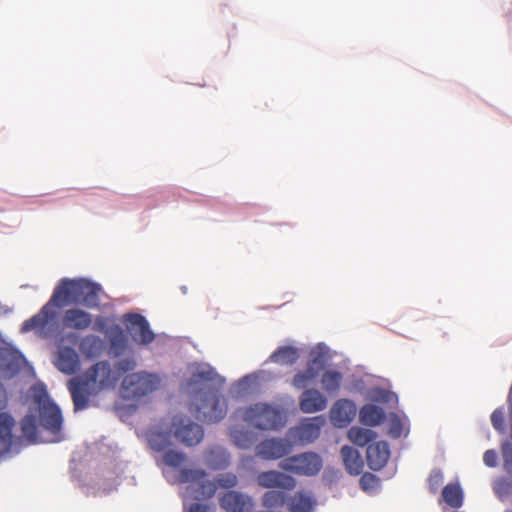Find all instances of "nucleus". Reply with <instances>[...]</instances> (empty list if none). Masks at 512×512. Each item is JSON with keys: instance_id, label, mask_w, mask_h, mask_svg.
I'll return each instance as SVG.
<instances>
[{"instance_id": "1", "label": "nucleus", "mask_w": 512, "mask_h": 512, "mask_svg": "<svg viewBox=\"0 0 512 512\" xmlns=\"http://www.w3.org/2000/svg\"><path fill=\"white\" fill-rule=\"evenodd\" d=\"M100 291V285L83 278L62 279L54 289L50 300L37 314L23 322L21 331H44L47 325L56 318V312L53 309L54 306L62 307L66 304H75L86 308L99 307Z\"/></svg>"}, {"instance_id": "45", "label": "nucleus", "mask_w": 512, "mask_h": 512, "mask_svg": "<svg viewBox=\"0 0 512 512\" xmlns=\"http://www.w3.org/2000/svg\"><path fill=\"white\" fill-rule=\"evenodd\" d=\"M188 512H207V509H206V506L199 504V503H195L190 506Z\"/></svg>"}, {"instance_id": "8", "label": "nucleus", "mask_w": 512, "mask_h": 512, "mask_svg": "<svg viewBox=\"0 0 512 512\" xmlns=\"http://www.w3.org/2000/svg\"><path fill=\"white\" fill-rule=\"evenodd\" d=\"M206 477L207 473L203 469L183 468L179 471L177 479L179 483H188L191 488L196 487L194 489L196 499H207L214 496L217 485Z\"/></svg>"}, {"instance_id": "15", "label": "nucleus", "mask_w": 512, "mask_h": 512, "mask_svg": "<svg viewBox=\"0 0 512 512\" xmlns=\"http://www.w3.org/2000/svg\"><path fill=\"white\" fill-rule=\"evenodd\" d=\"M390 457L389 444L386 441H378L368 445L366 450L367 464L372 470L382 469Z\"/></svg>"}, {"instance_id": "11", "label": "nucleus", "mask_w": 512, "mask_h": 512, "mask_svg": "<svg viewBox=\"0 0 512 512\" xmlns=\"http://www.w3.org/2000/svg\"><path fill=\"white\" fill-rule=\"evenodd\" d=\"M256 481L263 488H280L287 491L293 490L297 485L294 477L277 470L260 472L256 477Z\"/></svg>"}, {"instance_id": "25", "label": "nucleus", "mask_w": 512, "mask_h": 512, "mask_svg": "<svg viewBox=\"0 0 512 512\" xmlns=\"http://www.w3.org/2000/svg\"><path fill=\"white\" fill-rule=\"evenodd\" d=\"M298 348L294 346H281L277 348L269 357V361L280 365H293L299 359Z\"/></svg>"}, {"instance_id": "33", "label": "nucleus", "mask_w": 512, "mask_h": 512, "mask_svg": "<svg viewBox=\"0 0 512 512\" xmlns=\"http://www.w3.org/2000/svg\"><path fill=\"white\" fill-rule=\"evenodd\" d=\"M287 501V494L284 491L269 490L262 497V505L268 509L282 507Z\"/></svg>"}, {"instance_id": "19", "label": "nucleus", "mask_w": 512, "mask_h": 512, "mask_svg": "<svg viewBox=\"0 0 512 512\" xmlns=\"http://www.w3.org/2000/svg\"><path fill=\"white\" fill-rule=\"evenodd\" d=\"M14 418L7 412H0V457L10 452L13 444Z\"/></svg>"}, {"instance_id": "26", "label": "nucleus", "mask_w": 512, "mask_h": 512, "mask_svg": "<svg viewBox=\"0 0 512 512\" xmlns=\"http://www.w3.org/2000/svg\"><path fill=\"white\" fill-rule=\"evenodd\" d=\"M385 420L384 410L374 404L364 405L360 410V421L366 426H377Z\"/></svg>"}, {"instance_id": "12", "label": "nucleus", "mask_w": 512, "mask_h": 512, "mask_svg": "<svg viewBox=\"0 0 512 512\" xmlns=\"http://www.w3.org/2000/svg\"><path fill=\"white\" fill-rule=\"evenodd\" d=\"M25 362L23 355L12 347H0V374L3 377H13Z\"/></svg>"}, {"instance_id": "43", "label": "nucleus", "mask_w": 512, "mask_h": 512, "mask_svg": "<svg viewBox=\"0 0 512 512\" xmlns=\"http://www.w3.org/2000/svg\"><path fill=\"white\" fill-rule=\"evenodd\" d=\"M8 405V394L3 386V384L0 382V411L5 409Z\"/></svg>"}, {"instance_id": "46", "label": "nucleus", "mask_w": 512, "mask_h": 512, "mask_svg": "<svg viewBox=\"0 0 512 512\" xmlns=\"http://www.w3.org/2000/svg\"><path fill=\"white\" fill-rule=\"evenodd\" d=\"M95 324L99 326L100 329H102L105 325L104 318L102 316H98L95 320Z\"/></svg>"}, {"instance_id": "18", "label": "nucleus", "mask_w": 512, "mask_h": 512, "mask_svg": "<svg viewBox=\"0 0 512 512\" xmlns=\"http://www.w3.org/2000/svg\"><path fill=\"white\" fill-rule=\"evenodd\" d=\"M327 407V399L317 389L305 390L299 400V408L304 413H315Z\"/></svg>"}, {"instance_id": "7", "label": "nucleus", "mask_w": 512, "mask_h": 512, "mask_svg": "<svg viewBox=\"0 0 512 512\" xmlns=\"http://www.w3.org/2000/svg\"><path fill=\"white\" fill-rule=\"evenodd\" d=\"M159 382V378L150 373H131L123 379L122 392L127 399H139L155 391Z\"/></svg>"}, {"instance_id": "6", "label": "nucleus", "mask_w": 512, "mask_h": 512, "mask_svg": "<svg viewBox=\"0 0 512 512\" xmlns=\"http://www.w3.org/2000/svg\"><path fill=\"white\" fill-rule=\"evenodd\" d=\"M323 461L314 452H304L282 459L279 467L298 476H315L322 469Z\"/></svg>"}, {"instance_id": "14", "label": "nucleus", "mask_w": 512, "mask_h": 512, "mask_svg": "<svg viewBox=\"0 0 512 512\" xmlns=\"http://www.w3.org/2000/svg\"><path fill=\"white\" fill-rule=\"evenodd\" d=\"M356 415L355 404L348 399H340L335 402L330 411L331 422L334 426L346 427Z\"/></svg>"}, {"instance_id": "36", "label": "nucleus", "mask_w": 512, "mask_h": 512, "mask_svg": "<svg viewBox=\"0 0 512 512\" xmlns=\"http://www.w3.org/2000/svg\"><path fill=\"white\" fill-rule=\"evenodd\" d=\"M187 457L183 452L168 450L163 455V462L172 468L180 467L185 461Z\"/></svg>"}, {"instance_id": "42", "label": "nucleus", "mask_w": 512, "mask_h": 512, "mask_svg": "<svg viewBox=\"0 0 512 512\" xmlns=\"http://www.w3.org/2000/svg\"><path fill=\"white\" fill-rule=\"evenodd\" d=\"M497 453L495 450H487L483 455V462L488 467H495L497 465Z\"/></svg>"}, {"instance_id": "28", "label": "nucleus", "mask_w": 512, "mask_h": 512, "mask_svg": "<svg viewBox=\"0 0 512 512\" xmlns=\"http://www.w3.org/2000/svg\"><path fill=\"white\" fill-rule=\"evenodd\" d=\"M229 436L234 445L240 449H248L252 447L255 442L253 432L238 427L231 428Z\"/></svg>"}, {"instance_id": "17", "label": "nucleus", "mask_w": 512, "mask_h": 512, "mask_svg": "<svg viewBox=\"0 0 512 512\" xmlns=\"http://www.w3.org/2000/svg\"><path fill=\"white\" fill-rule=\"evenodd\" d=\"M54 364L61 372L72 375L79 370L80 360L73 348L62 347L57 353Z\"/></svg>"}, {"instance_id": "39", "label": "nucleus", "mask_w": 512, "mask_h": 512, "mask_svg": "<svg viewBox=\"0 0 512 512\" xmlns=\"http://www.w3.org/2000/svg\"><path fill=\"white\" fill-rule=\"evenodd\" d=\"M135 367H136V361L134 359H129V358L121 359L115 364L116 372L114 374L119 379L122 374L134 370Z\"/></svg>"}, {"instance_id": "40", "label": "nucleus", "mask_w": 512, "mask_h": 512, "mask_svg": "<svg viewBox=\"0 0 512 512\" xmlns=\"http://www.w3.org/2000/svg\"><path fill=\"white\" fill-rule=\"evenodd\" d=\"M443 483V474L440 470H434L428 478L429 489L432 493H436Z\"/></svg>"}, {"instance_id": "30", "label": "nucleus", "mask_w": 512, "mask_h": 512, "mask_svg": "<svg viewBox=\"0 0 512 512\" xmlns=\"http://www.w3.org/2000/svg\"><path fill=\"white\" fill-rule=\"evenodd\" d=\"M377 434L367 428L353 426L348 431V438L358 446H365L376 438Z\"/></svg>"}, {"instance_id": "3", "label": "nucleus", "mask_w": 512, "mask_h": 512, "mask_svg": "<svg viewBox=\"0 0 512 512\" xmlns=\"http://www.w3.org/2000/svg\"><path fill=\"white\" fill-rule=\"evenodd\" d=\"M37 419L40 425L53 436V441H61V428L63 418L59 407L54 404L47 391L42 387H35L33 403L30 411L21 420V431L29 443H35L38 438Z\"/></svg>"}, {"instance_id": "5", "label": "nucleus", "mask_w": 512, "mask_h": 512, "mask_svg": "<svg viewBox=\"0 0 512 512\" xmlns=\"http://www.w3.org/2000/svg\"><path fill=\"white\" fill-rule=\"evenodd\" d=\"M242 418L248 425L263 431L278 430L286 421L280 409L266 403H256L245 408Z\"/></svg>"}, {"instance_id": "10", "label": "nucleus", "mask_w": 512, "mask_h": 512, "mask_svg": "<svg viewBox=\"0 0 512 512\" xmlns=\"http://www.w3.org/2000/svg\"><path fill=\"white\" fill-rule=\"evenodd\" d=\"M292 444L284 438H269L255 447L256 456L263 460H278L288 455Z\"/></svg>"}, {"instance_id": "35", "label": "nucleus", "mask_w": 512, "mask_h": 512, "mask_svg": "<svg viewBox=\"0 0 512 512\" xmlns=\"http://www.w3.org/2000/svg\"><path fill=\"white\" fill-rule=\"evenodd\" d=\"M327 361L326 353L320 348L312 349L309 353L307 365L312 366L319 372L324 369Z\"/></svg>"}, {"instance_id": "44", "label": "nucleus", "mask_w": 512, "mask_h": 512, "mask_svg": "<svg viewBox=\"0 0 512 512\" xmlns=\"http://www.w3.org/2000/svg\"><path fill=\"white\" fill-rule=\"evenodd\" d=\"M504 464L507 469H512V449H503Z\"/></svg>"}, {"instance_id": "37", "label": "nucleus", "mask_w": 512, "mask_h": 512, "mask_svg": "<svg viewBox=\"0 0 512 512\" xmlns=\"http://www.w3.org/2000/svg\"><path fill=\"white\" fill-rule=\"evenodd\" d=\"M359 485L363 491L373 493L379 488L380 480L372 473H364L359 480Z\"/></svg>"}, {"instance_id": "31", "label": "nucleus", "mask_w": 512, "mask_h": 512, "mask_svg": "<svg viewBox=\"0 0 512 512\" xmlns=\"http://www.w3.org/2000/svg\"><path fill=\"white\" fill-rule=\"evenodd\" d=\"M172 432L152 431L148 435V443L150 447L157 452L164 451L172 445L171 442Z\"/></svg>"}, {"instance_id": "21", "label": "nucleus", "mask_w": 512, "mask_h": 512, "mask_svg": "<svg viewBox=\"0 0 512 512\" xmlns=\"http://www.w3.org/2000/svg\"><path fill=\"white\" fill-rule=\"evenodd\" d=\"M206 465L212 470H223L230 465V454L221 446L208 448L204 453Z\"/></svg>"}, {"instance_id": "32", "label": "nucleus", "mask_w": 512, "mask_h": 512, "mask_svg": "<svg viewBox=\"0 0 512 512\" xmlns=\"http://www.w3.org/2000/svg\"><path fill=\"white\" fill-rule=\"evenodd\" d=\"M102 348L101 339L98 336L88 335L80 343L81 352L88 358L97 356Z\"/></svg>"}, {"instance_id": "23", "label": "nucleus", "mask_w": 512, "mask_h": 512, "mask_svg": "<svg viewBox=\"0 0 512 512\" xmlns=\"http://www.w3.org/2000/svg\"><path fill=\"white\" fill-rule=\"evenodd\" d=\"M341 456L346 471L351 475H359L363 470V460L359 451L351 446L341 448Z\"/></svg>"}, {"instance_id": "13", "label": "nucleus", "mask_w": 512, "mask_h": 512, "mask_svg": "<svg viewBox=\"0 0 512 512\" xmlns=\"http://www.w3.org/2000/svg\"><path fill=\"white\" fill-rule=\"evenodd\" d=\"M127 327L132 334L134 340L141 344L151 343L155 335L151 331L147 319L140 314H129L127 315Z\"/></svg>"}, {"instance_id": "20", "label": "nucleus", "mask_w": 512, "mask_h": 512, "mask_svg": "<svg viewBox=\"0 0 512 512\" xmlns=\"http://www.w3.org/2000/svg\"><path fill=\"white\" fill-rule=\"evenodd\" d=\"M323 424L322 417L307 419L296 428L295 435L302 443H311L319 437Z\"/></svg>"}, {"instance_id": "29", "label": "nucleus", "mask_w": 512, "mask_h": 512, "mask_svg": "<svg viewBox=\"0 0 512 512\" xmlns=\"http://www.w3.org/2000/svg\"><path fill=\"white\" fill-rule=\"evenodd\" d=\"M442 497L452 508H459L463 504V492L458 483L447 484L443 488Z\"/></svg>"}, {"instance_id": "16", "label": "nucleus", "mask_w": 512, "mask_h": 512, "mask_svg": "<svg viewBox=\"0 0 512 512\" xmlns=\"http://www.w3.org/2000/svg\"><path fill=\"white\" fill-rule=\"evenodd\" d=\"M62 322L68 329L84 331L91 326L93 318L91 313L83 309L71 308L64 312Z\"/></svg>"}, {"instance_id": "4", "label": "nucleus", "mask_w": 512, "mask_h": 512, "mask_svg": "<svg viewBox=\"0 0 512 512\" xmlns=\"http://www.w3.org/2000/svg\"><path fill=\"white\" fill-rule=\"evenodd\" d=\"M118 381L109 362L99 361L88 368L81 376L71 378L67 387L71 394L74 410H84L90 398L105 389L113 388Z\"/></svg>"}, {"instance_id": "2", "label": "nucleus", "mask_w": 512, "mask_h": 512, "mask_svg": "<svg viewBox=\"0 0 512 512\" xmlns=\"http://www.w3.org/2000/svg\"><path fill=\"white\" fill-rule=\"evenodd\" d=\"M224 380L211 367H198L185 384L191 397V411L198 420L215 423L227 414V401L221 394Z\"/></svg>"}, {"instance_id": "9", "label": "nucleus", "mask_w": 512, "mask_h": 512, "mask_svg": "<svg viewBox=\"0 0 512 512\" xmlns=\"http://www.w3.org/2000/svg\"><path fill=\"white\" fill-rule=\"evenodd\" d=\"M174 438L185 446H195L199 444L204 437L202 427L192 422L190 419L175 417L170 426Z\"/></svg>"}, {"instance_id": "47", "label": "nucleus", "mask_w": 512, "mask_h": 512, "mask_svg": "<svg viewBox=\"0 0 512 512\" xmlns=\"http://www.w3.org/2000/svg\"><path fill=\"white\" fill-rule=\"evenodd\" d=\"M511 393H512V386H511Z\"/></svg>"}, {"instance_id": "22", "label": "nucleus", "mask_w": 512, "mask_h": 512, "mask_svg": "<svg viewBox=\"0 0 512 512\" xmlns=\"http://www.w3.org/2000/svg\"><path fill=\"white\" fill-rule=\"evenodd\" d=\"M250 505V498L237 491H228L220 498V506L227 512H244Z\"/></svg>"}, {"instance_id": "34", "label": "nucleus", "mask_w": 512, "mask_h": 512, "mask_svg": "<svg viewBox=\"0 0 512 512\" xmlns=\"http://www.w3.org/2000/svg\"><path fill=\"white\" fill-rule=\"evenodd\" d=\"M318 375V370L314 369L312 366L307 365L305 370L295 374L292 384L298 389H303L312 383Z\"/></svg>"}, {"instance_id": "27", "label": "nucleus", "mask_w": 512, "mask_h": 512, "mask_svg": "<svg viewBox=\"0 0 512 512\" xmlns=\"http://www.w3.org/2000/svg\"><path fill=\"white\" fill-rule=\"evenodd\" d=\"M342 381L343 375L337 370H326L321 376V386L328 395H336Z\"/></svg>"}, {"instance_id": "41", "label": "nucleus", "mask_w": 512, "mask_h": 512, "mask_svg": "<svg viewBox=\"0 0 512 512\" xmlns=\"http://www.w3.org/2000/svg\"><path fill=\"white\" fill-rule=\"evenodd\" d=\"M491 423L497 431H502L504 427V413L496 409L491 414Z\"/></svg>"}, {"instance_id": "24", "label": "nucleus", "mask_w": 512, "mask_h": 512, "mask_svg": "<svg viewBox=\"0 0 512 512\" xmlns=\"http://www.w3.org/2000/svg\"><path fill=\"white\" fill-rule=\"evenodd\" d=\"M315 503L311 493L299 491L289 499L288 506L291 512H312Z\"/></svg>"}, {"instance_id": "38", "label": "nucleus", "mask_w": 512, "mask_h": 512, "mask_svg": "<svg viewBox=\"0 0 512 512\" xmlns=\"http://www.w3.org/2000/svg\"><path fill=\"white\" fill-rule=\"evenodd\" d=\"M216 483L222 488L229 489L238 484V478L236 474L231 472L222 473L216 478Z\"/></svg>"}]
</instances>
